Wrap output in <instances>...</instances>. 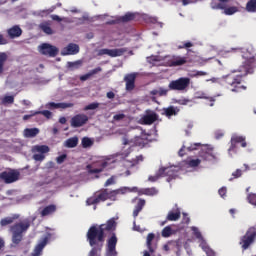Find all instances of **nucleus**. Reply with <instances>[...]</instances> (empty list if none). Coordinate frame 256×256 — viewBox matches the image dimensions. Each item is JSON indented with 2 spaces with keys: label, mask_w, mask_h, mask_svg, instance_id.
I'll return each mask as SVG.
<instances>
[{
  "label": "nucleus",
  "mask_w": 256,
  "mask_h": 256,
  "mask_svg": "<svg viewBox=\"0 0 256 256\" xmlns=\"http://www.w3.org/2000/svg\"><path fill=\"white\" fill-rule=\"evenodd\" d=\"M87 121H89V117L85 114H77L71 118L70 125L71 127H83V125H87Z\"/></svg>",
  "instance_id": "13"
},
{
  "label": "nucleus",
  "mask_w": 256,
  "mask_h": 256,
  "mask_svg": "<svg viewBox=\"0 0 256 256\" xmlns=\"http://www.w3.org/2000/svg\"><path fill=\"white\" fill-rule=\"evenodd\" d=\"M65 159H67V154H62L56 158V162L61 165V163H65Z\"/></svg>",
  "instance_id": "53"
},
{
  "label": "nucleus",
  "mask_w": 256,
  "mask_h": 256,
  "mask_svg": "<svg viewBox=\"0 0 256 256\" xmlns=\"http://www.w3.org/2000/svg\"><path fill=\"white\" fill-rule=\"evenodd\" d=\"M117 235L112 234L111 237L107 240V256H117Z\"/></svg>",
  "instance_id": "12"
},
{
  "label": "nucleus",
  "mask_w": 256,
  "mask_h": 256,
  "mask_svg": "<svg viewBox=\"0 0 256 256\" xmlns=\"http://www.w3.org/2000/svg\"><path fill=\"white\" fill-rule=\"evenodd\" d=\"M19 217V214H14L12 217L3 218L0 221V225L1 227H7V225H11L16 219H19Z\"/></svg>",
  "instance_id": "27"
},
{
  "label": "nucleus",
  "mask_w": 256,
  "mask_h": 256,
  "mask_svg": "<svg viewBox=\"0 0 256 256\" xmlns=\"http://www.w3.org/2000/svg\"><path fill=\"white\" fill-rule=\"evenodd\" d=\"M191 231H193L194 236L196 237V239H203V235L201 234V232L199 231V228L192 226L191 227Z\"/></svg>",
  "instance_id": "48"
},
{
  "label": "nucleus",
  "mask_w": 256,
  "mask_h": 256,
  "mask_svg": "<svg viewBox=\"0 0 256 256\" xmlns=\"http://www.w3.org/2000/svg\"><path fill=\"white\" fill-rule=\"evenodd\" d=\"M127 193V188H119L116 190L109 191L106 189V199L107 201H117V195H125Z\"/></svg>",
  "instance_id": "15"
},
{
  "label": "nucleus",
  "mask_w": 256,
  "mask_h": 256,
  "mask_svg": "<svg viewBox=\"0 0 256 256\" xmlns=\"http://www.w3.org/2000/svg\"><path fill=\"white\" fill-rule=\"evenodd\" d=\"M159 193V190L156 189L155 187L152 188H145L142 190V195H148L150 197H153Z\"/></svg>",
  "instance_id": "35"
},
{
  "label": "nucleus",
  "mask_w": 256,
  "mask_h": 256,
  "mask_svg": "<svg viewBox=\"0 0 256 256\" xmlns=\"http://www.w3.org/2000/svg\"><path fill=\"white\" fill-rule=\"evenodd\" d=\"M179 113V110H177L175 107L170 106L168 108H163L162 115H165L168 118L173 117V115H177Z\"/></svg>",
  "instance_id": "29"
},
{
  "label": "nucleus",
  "mask_w": 256,
  "mask_h": 256,
  "mask_svg": "<svg viewBox=\"0 0 256 256\" xmlns=\"http://www.w3.org/2000/svg\"><path fill=\"white\" fill-rule=\"evenodd\" d=\"M82 62L81 60L75 61V62H68L67 68L70 69V71H75V69H79L81 67Z\"/></svg>",
  "instance_id": "38"
},
{
  "label": "nucleus",
  "mask_w": 256,
  "mask_h": 256,
  "mask_svg": "<svg viewBox=\"0 0 256 256\" xmlns=\"http://www.w3.org/2000/svg\"><path fill=\"white\" fill-rule=\"evenodd\" d=\"M225 15H234L237 13V7H229L224 10Z\"/></svg>",
  "instance_id": "51"
},
{
  "label": "nucleus",
  "mask_w": 256,
  "mask_h": 256,
  "mask_svg": "<svg viewBox=\"0 0 256 256\" xmlns=\"http://www.w3.org/2000/svg\"><path fill=\"white\" fill-rule=\"evenodd\" d=\"M189 103H191V100H189V99H187V98H182V99H179V100L177 101V104H178V105H187V104H189Z\"/></svg>",
  "instance_id": "57"
},
{
  "label": "nucleus",
  "mask_w": 256,
  "mask_h": 256,
  "mask_svg": "<svg viewBox=\"0 0 256 256\" xmlns=\"http://www.w3.org/2000/svg\"><path fill=\"white\" fill-rule=\"evenodd\" d=\"M256 241V228L251 226L246 233L240 238L239 245L243 251H247Z\"/></svg>",
  "instance_id": "4"
},
{
  "label": "nucleus",
  "mask_w": 256,
  "mask_h": 256,
  "mask_svg": "<svg viewBox=\"0 0 256 256\" xmlns=\"http://www.w3.org/2000/svg\"><path fill=\"white\" fill-rule=\"evenodd\" d=\"M187 165L189 167H199V165H201V160L199 158L188 160Z\"/></svg>",
  "instance_id": "44"
},
{
  "label": "nucleus",
  "mask_w": 256,
  "mask_h": 256,
  "mask_svg": "<svg viewBox=\"0 0 256 256\" xmlns=\"http://www.w3.org/2000/svg\"><path fill=\"white\" fill-rule=\"evenodd\" d=\"M145 199H138V202L133 210V217L134 219H137L139 217V213L143 211V207H145Z\"/></svg>",
  "instance_id": "23"
},
{
  "label": "nucleus",
  "mask_w": 256,
  "mask_h": 256,
  "mask_svg": "<svg viewBox=\"0 0 256 256\" xmlns=\"http://www.w3.org/2000/svg\"><path fill=\"white\" fill-rule=\"evenodd\" d=\"M73 103H65V102H61V103H55V102H48L45 107L46 109H69L71 107H73Z\"/></svg>",
  "instance_id": "17"
},
{
  "label": "nucleus",
  "mask_w": 256,
  "mask_h": 256,
  "mask_svg": "<svg viewBox=\"0 0 256 256\" xmlns=\"http://www.w3.org/2000/svg\"><path fill=\"white\" fill-rule=\"evenodd\" d=\"M33 151H36V153H41L42 155H45V153H49L50 149L47 145H36L33 148Z\"/></svg>",
  "instance_id": "33"
},
{
  "label": "nucleus",
  "mask_w": 256,
  "mask_h": 256,
  "mask_svg": "<svg viewBox=\"0 0 256 256\" xmlns=\"http://www.w3.org/2000/svg\"><path fill=\"white\" fill-rule=\"evenodd\" d=\"M95 109H99V102H93L84 107V111H95Z\"/></svg>",
  "instance_id": "43"
},
{
  "label": "nucleus",
  "mask_w": 256,
  "mask_h": 256,
  "mask_svg": "<svg viewBox=\"0 0 256 256\" xmlns=\"http://www.w3.org/2000/svg\"><path fill=\"white\" fill-rule=\"evenodd\" d=\"M167 93H169V88L168 89H165V88L158 89L159 97H165V95H167Z\"/></svg>",
  "instance_id": "55"
},
{
  "label": "nucleus",
  "mask_w": 256,
  "mask_h": 256,
  "mask_svg": "<svg viewBox=\"0 0 256 256\" xmlns=\"http://www.w3.org/2000/svg\"><path fill=\"white\" fill-rule=\"evenodd\" d=\"M134 19H135V14L128 12L120 18V21H122V23H129V21H133Z\"/></svg>",
  "instance_id": "37"
},
{
  "label": "nucleus",
  "mask_w": 256,
  "mask_h": 256,
  "mask_svg": "<svg viewBox=\"0 0 256 256\" xmlns=\"http://www.w3.org/2000/svg\"><path fill=\"white\" fill-rule=\"evenodd\" d=\"M246 11H248V13H255V11H256V0H249L247 2Z\"/></svg>",
  "instance_id": "36"
},
{
  "label": "nucleus",
  "mask_w": 256,
  "mask_h": 256,
  "mask_svg": "<svg viewBox=\"0 0 256 256\" xmlns=\"http://www.w3.org/2000/svg\"><path fill=\"white\" fill-rule=\"evenodd\" d=\"M231 140L237 145V144H241V147H247V142L245 141V137L243 136H237L234 135L231 137Z\"/></svg>",
  "instance_id": "31"
},
{
  "label": "nucleus",
  "mask_w": 256,
  "mask_h": 256,
  "mask_svg": "<svg viewBox=\"0 0 256 256\" xmlns=\"http://www.w3.org/2000/svg\"><path fill=\"white\" fill-rule=\"evenodd\" d=\"M189 85H191V78L181 77L177 80L170 81L168 89L169 91H187Z\"/></svg>",
  "instance_id": "5"
},
{
  "label": "nucleus",
  "mask_w": 256,
  "mask_h": 256,
  "mask_svg": "<svg viewBox=\"0 0 256 256\" xmlns=\"http://www.w3.org/2000/svg\"><path fill=\"white\" fill-rule=\"evenodd\" d=\"M56 212H57V205L50 204V205L44 207L40 211V215H41V217H49V215H53Z\"/></svg>",
  "instance_id": "21"
},
{
  "label": "nucleus",
  "mask_w": 256,
  "mask_h": 256,
  "mask_svg": "<svg viewBox=\"0 0 256 256\" xmlns=\"http://www.w3.org/2000/svg\"><path fill=\"white\" fill-rule=\"evenodd\" d=\"M166 219L167 221H179V219H181V211L177 209L175 212H168Z\"/></svg>",
  "instance_id": "28"
},
{
  "label": "nucleus",
  "mask_w": 256,
  "mask_h": 256,
  "mask_svg": "<svg viewBox=\"0 0 256 256\" xmlns=\"http://www.w3.org/2000/svg\"><path fill=\"white\" fill-rule=\"evenodd\" d=\"M34 115H43L46 119L53 117V113L49 110L35 111Z\"/></svg>",
  "instance_id": "40"
},
{
  "label": "nucleus",
  "mask_w": 256,
  "mask_h": 256,
  "mask_svg": "<svg viewBox=\"0 0 256 256\" xmlns=\"http://www.w3.org/2000/svg\"><path fill=\"white\" fill-rule=\"evenodd\" d=\"M256 68V59L255 57H250L246 59L243 65L238 69L234 70L231 73L222 76L220 79V85L230 89L232 93H241V91H247V86L243 85V77L247 75H253Z\"/></svg>",
  "instance_id": "1"
},
{
  "label": "nucleus",
  "mask_w": 256,
  "mask_h": 256,
  "mask_svg": "<svg viewBox=\"0 0 256 256\" xmlns=\"http://www.w3.org/2000/svg\"><path fill=\"white\" fill-rule=\"evenodd\" d=\"M117 227L115 218H111L105 224L92 225L86 233V241H88L91 250L88 256H101V251L105 247V238L107 231H113Z\"/></svg>",
  "instance_id": "2"
},
{
  "label": "nucleus",
  "mask_w": 256,
  "mask_h": 256,
  "mask_svg": "<svg viewBox=\"0 0 256 256\" xmlns=\"http://www.w3.org/2000/svg\"><path fill=\"white\" fill-rule=\"evenodd\" d=\"M158 119H159V115L153 112L143 117V123L144 125H153V123H155V121H157Z\"/></svg>",
  "instance_id": "24"
},
{
  "label": "nucleus",
  "mask_w": 256,
  "mask_h": 256,
  "mask_svg": "<svg viewBox=\"0 0 256 256\" xmlns=\"http://www.w3.org/2000/svg\"><path fill=\"white\" fill-rule=\"evenodd\" d=\"M137 79V73H130L124 77L126 83V91H133L135 89V80Z\"/></svg>",
  "instance_id": "16"
},
{
  "label": "nucleus",
  "mask_w": 256,
  "mask_h": 256,
  "mask_svg": "<svg viewBox=\"0 0 256 256\" xmlns=\"http://www.w3.org/2000/svg\"><path fill=\"white\" fill-rule=\"evenodd\" d=\"M125 53L124 48H116V49H101L99 51V55H108L109 57H121Z\"/></svg>",
  "instance_id": "14"
},
{
  "label": "nucleus",
  "mask_w": 256,
  "mask_h": 256,
  "mask_svg": "<svg viewBox=\"0 0 256 256\" xmlns=\"http://www.w3.org/2000/svg\"><path fill=\"white\" fill-rule=\"evenodd\" d=\"M77 145H79V138L76 136L68 138L64 142V147H67L68 149H73V148L77 147Z\"/></svg>",
  "instance_id": "25"
},
{
  "label": "nucleus",
  "mask_w": 256,
  "mask_h": 256,
  "mask_svg": "<svg viewBox=\"0 0 256 256\" xmlns=\"http://www.w3.org/2000/svg\"><path fill=\"white\" fill-rule=\"evenodd\" d=\"M21 173L15 169L5 170L0 173V181H3L6 185H11V183H15V181H19V177Z\"/></svg>",
  "instance_id": "6"
},
{
  "label": "nucleus",
  "mask_w": 256,
  "mask_h": 256,
  "mask_svg": "<svg viewBox=\"0 0 256 256\" xmlns=\"http://www.w3.org/2000/svg\"><path fill=\"white\" fill-rule=\"evenodd\" d=\"M40 53L48 57H57L59 55V49L56 46L44 43L40 46Z\"/></svg>",
  "instance_id": "10"
},
{
  "label": "nucleus",
  "mask_w": 256,
  "mask_h": 256,
  "mask_svg": "<svg viewBox=\"0 0 256 256\" xmlns=\"http://www.w3.org/2000/svg\"><path fill=\"white\" fill-rule=\"evenodd\" d=\"M33 159H34V161H45V155L44 154H34Z\"/></svg>",
  "instance_id": "56"
},
{
  "label": "nucleus",
  "mask_w": 256,
  "mask_h": 256,
  "mask_svg": "<svg viewBox=\"0 0 256 256\" xmlns=\"http://www.w3.org/2000/svg\"><path fill=\"white\" fill-rule=\"evenodd\" d=\"M102 69L101 67H97L89 72L90 77H93V75H97V73H101Z\"/></svg>",
  "instance_id": "61"
},
{
  "label": "nucleus",
  "mask_w": 256,
  "mask_h": 256,
  "mask_svg": "<svg viewBox=\"0 0 256 256\" xmlns=\"http://www.w3.org/2000/svg\"><path fill=\"white\" fill-rule=\"evenodd\" d=\"M182 222L185 223L186 225H189L191 223V218L187 215V213H183V219Z\"/></svg>",
  "instance_id": "60"
},
{
  "label": "nucleus",
  "mask_w": 256,
  "mask_h": 256,
  "mask_svg": "<svg viewBox=\"0 0 256 256\" xmlns=\"http://www.w3.org/2000/svg\"><path fill=\"white\" fill-rule=\"evenodd\" d=\"M2 103H3L4 105H7V103H8L9 105H12V103H15V97H13V96H5V97L3 98V100H2Z\"/></svg>",
  "instance_id": "47"
},
{
  "label": "nucleus",
  "mask_w": 256,
  "mask_h": 256,
  "mask_svg": "<svg viewBox=\"0 0 256 256\" xmlns=\"http://www.w3.org/2000/svg\"><path fill=\"white\" fill-rule=\"evenodd\" d=\"M242 175H243V170L236 169V171L232 173V178H229V181H233V179H239V177H242Z\"/></svg>",
  "instance_id": "46"
},
{
  "label": "nucleus",
  "mask_w": 256,
  "mask_h": 256,
  "mask_svg": "<svg viewBox=\"0 0 256 256\" xmlns=\"http://www.w3.org/2000/svg\"><path fill=\"white\" fill-rule=\"evenodd\" d=\"M79 53V45L70 43L62 50V55H77Z\"/></svg>",
  "instance_id": "19"
},
{
  "label": "nucleus",
  "mask_w": 256,
  "mask_h": 256,
  "mask_svg": "<svg viewBox=\"0 0 256 256\" xmlns=\"http://www.w3.org/2000/svg\"><path fill=\"white\" fill-rule=\"evenodd\" d=\"M230 143H231V145L228 149V153H229V155H233L231 153H237V144L234 143L232 140H230Z\"/></svg>",
  "instance_id": "49"
},
{
  "label": "nucleus",
  "mask_w": 256,
  "mask_h": 256,
  "mask_svg": "<svg viewBox=\"0 0 256 256\" xmlns=\"http://www.w3.org/2000/svg\"><path fill=\"white\" fill-rule=\"evenodd\" d=\"M247 201H248V203H250V205H254L256 207V194L249 193L247 195Z\"/></svg>",
  "instance_id": "45"
},
{
  "label": "nucleus",
  "mask_w": 256,
  "mask_h": 256,
  "mask_svg": "<svg viewBox=\"0 0 256 256\" xmlns=\"http://www.w3.org/2000/svg\"><path fill=\"white\" fill-rule=\"evenodd\" d=\"M109 165L107 161H100L96 165L95 164H88L86 166L87 172L89 175H94L98 173H103L105 171L106 167Z\"/></svg>",
  "instance_id": "7"
},
{
  "label": "nucleus",
  "mask_w": 256,
  "mask_h": 256,
  "mask_svg": "<svg viewBox=\"0 0 256 256\" xmlns=\"http://www.w3.org/2000/svg\"><path fill=\"white\" fill-rule=\"evenodd\" d=\"M148 181H150V183H155L156 181H159V176L157 174L154 176H149Z\"/></svg>",
  "instance_id": "62"
},
{
  "label": "nucleus",
  "mask_w": 256,
  "mask_h": 256,
  "mask_svg": "<svg viewBox=\"0 0 256 256\" xmlns=\"http://www.w3.org/2000/svg\"><path fill=\"white\" fill-rule=\"evenodd\" d=\"M206 255L207 256H215V251H213L211 248L206 249Z\"/></svg>",
  "instance_id": "64"
},
{
  "label": "nucleus",
  "mask_w": 256,
  "mask_h": 256,
  "mask_svg": "<svg viewBox=\"0 0 256 256\" xmlns=\"http://www.w3.org/2000/svg\"><path fill=\"white\" fill-rule=\"evenodd\" d=\"M161 235L165 238L171 237V235H173V229L171 228V226H166L165 228H163Z\"/></svg>",
  "instance_id": "39"
},
{
  "label": "nucleus",
  "mask_w": 256,
  "mask_h": 256,
  "mask_svg": "<svg viewBox=\"0 0 256 256\" xmlns=\"http://www.w3.org/2000/svg\"><path fill=\"white\" fill-rule=\"evenodd\" d=\"M190 47H193V43L185 42L183 45H179L178 49H189Z\"/></svg>",
  "instance_id": "58"
},
{
  "label": "nucleus",
  "mask_w": 256,
  "mask_h": 256,
  "mask_svg": "<svg viewBox=\"0 0 256 256\" xmlns=\"http://www.w3.org/2000/svg\"><path fill=\"white\" fill-rule=\"evenodd\" d=\"M93 146V140H91V138L89 137H84L82 139V147L84 149H87L88 147H92Z\"/></svg>",
  "instance_id": "42"
},
{
  "label": "nucleus",
  "mask_w": 256,
  "mask_h": 256,
  "mask_svg": "<svg viewBox=\"0 0 256 256\" xmlns=\"http://www.w3.org/2000/svg\"><path fill=\"white\" fill-rule=\"evenodd\" d=\"M49 239H51V233H47L46 236L39 241L31 253V256H41L43 249H45L47 243H49Z\"/></svg>",
  "instance_id": "8"
},
{
  "label": "nucleus",
  "mask_w": 256,
  "mask_h": 256,
  "mask_svg": "<svg viewBox=\"0 0 256 256\" xmlns=\"http://www.w3.org/2000/svg\"><path fill=\"white\" fill-rule=\"evenodd\" d=\"M198 99H207L210 102V107H213V103H215V97H208L205 92L200 93L199 96H197Z\"/></svg>",
  "instance_id": "41"
},
{
  "label": "nucleus",
  "mask_w": 256,
  "mask_h": 256,
  "mask_svg": "<svg viewBox=\"0 0 256 256\" xmlns=\"http://www.w3.org/2000/svg\"><path fill=\"white\" fill-rule=\"evenodd\" d=\"M25 137H37L39 135L38 128H26L24 130Z\"/></svg>",
  "instance_id": "32"
},
{
  "label": "nucleus",
  "mask_w": 256,
  "mask_h": 256,
  "mask_svg": "<svg viewBox=\"0 0 256 256\" xmlns=\"http://www.w3.org/2000/svg\"><path fill=\"white\" fill-rule=\"evenodd\" d=\"M30 227L31 220H29V218L16 222L12 226H10V233H12L13 245H19L21 241H23V235H25V233L29 231Z\"/></svg>",
  "instance_id": "3"
},
{
  "label": "nucleus",
  "mask_w": 256,
  "mask_h": 256,
  "mask_svg": "<svg viewBox=\"0 0 256 256\" xmlns=\"http://www.w3.org/2000/svg\"><path fill=\"white\" fill-rule=\"evenodd\" d=\"M140 161H143V155L137 156L136 159L132 160L130 167H135V165H139Z\"/></svg>",
  "instance_id": "52"
},
{
  "label": "nucleus",
  "mask_w": 256,
  "mask_h": 256,
  "mask_svg": "<svg viewBox=\"0 0 256 256\" xmlns=\"http://www.w3.org/2000/svg\"><path fill=\"white\" fill-rule=\"evenodd\" d=\"M40 29L43 33H46V35H53V29H51V26H49V23L47 22L41 23Z\"/></svg>",
  "instance_id": "34"
},
{
  "label": "nucleus",
  "mask_w": 256,
  "mask_h": 256,
  "mask_svg": "<svg viewBox=\"0 0 256 256\" xmlns=\"http://www.w3.org/2000/svg\"><path fill=\"white\" fill-rule=\"evenodd\" d=\"M153 239H155V234L149 233L146 239V245L149 249V253H155V248H153Z\"/></svg>",
  "instance_id": "30"
},
{
  "label": "nucleus",
  "mask_w": 256,
  "mask_h": 256,
  "mask_svg": "<svg viewBox=\"0 0 256 256\" xmlns=\"http://www.w3.org/2000/svg\"><path fill=\"white\" fill-rule=\"evenodd\" d=\"M198 147H201V143H193L190 146L186 147V151L191 153V151H197Z\"/></svg>",
  "instance_id": "50"
},
{
  "label": "nucleus",
  "mask_w": 256,
  "mask_h": 256,
  "mask_svg": "<svg viewBox=\"0 0 256 256\" xmlns=\"http://www.w3.org/2000/svg\"><path fill=\"white\" fill-rule=\"evenodd\" d=\"M200 157H202V159H204L205 161H209V159L213 157V147L209 145L203 146L200 151Z\"/></svg>",
  "instance_id": "18"
},
{
  "label": "nucleus",
  "mask_w": 256,
  "mask_h": 256,
  "mask_svg": "<svg viewBox=\"0 0 256 256\" xmlns=\"http://www.w3.org/2000/svg\"><path fill=\"white\" fill-rule=\"evenodd\" d=\"M8 36L10 39H17V37H21L23 35V30L21 27L15 25L7 30Z\"/></svg>",
  "instance_id": "20"
},
{
  "label": "nucleus",
  "mask_w": 256,
  "mask_h": 256,
  "mask_svg": "<svg viewBox=\"0 0 256 256\" xmlns=\"http://www.w3.org/2000/svg\"><path fill=\"white\" fill-rule=\"evenodd\" d=\"M8 41L6 40L5 36L0 33V45H7Z\"/></svg>",
  "instance_id": "63"
},
{
  "label": "nucleus",
  "mask_w": 256,
  "mask_h": 256,
  "mask_svg": "<svg viewBox=\"0 0 256 256\" xmlns=\"http://www.w3.org/2000/svg\"><path fill=\"white\" fill-rule=\"evenodd\" d=\"M156 175L158 176L159 179H161V177H168L167 178L168 183H171V181H173V179L177 177V173H175V171H173V169L169 167L160 168L156 172Z\"/></svg>",
  "instance_id": "11"
},
{
  "label": "nucleus",
  "mask_w": 256,
  "mask_h": 256,
  "mask_svg": "<svg viewBox=\"0 0 256 256\" xmlns=\"http://www.w3.org/2000/svg\"><path fill=\"white\" fill-rule=\"evenodd\" d=\"M9 59V56L5 52H0V77L5 73V63H7V60Z\"/></svg>",
  "instance_id": "26"
},
{
  "label": "nucleus",
  "mask_w": 256,
  "mask_h": 256,
  "mask_svg": "<svg viewBox=\"0 0 256 256\" xmlns=\"http://www.w3.org/2000/svg\"><path fill=\"white\" fill-rule=\"evenodd\" d=\"M37 114H35V111H30V114L24 115L23 116V121H29L31 117H35Z\"/></svg>",
  "instance_id": "59"
},
{
  "label": "nucleus",
  "mask_w": 256,
  "mask_h": 256,
  "mask_svg": "<svg viewBox=\"0 0 256 256\" xmlns=\"http://www.w3.org/2000/svg\"><path fill=\"white\" fill-rule=\"evenodd\" d=\"M107 201V189H102L96 196H91L86 200V205H97V203H101Z\"/></svg>",
  "instance_id": "9"
},
{
  "label": "nucleus",
  "mask_w": 256,
  "mask_h": 256,
  "mask_svg": "<svg viewBox=\"0 0 256 256\" xmlns=\"http://www.w3.org/2000/svg\"><path fill=\"white\" fill-rule=\"evenodd\" d=\"M109 185H115V177L111 176L109 179L106 180L104 187H109Z\"/></svg>",
  "instance_id": "54"
},
{
  "label": "nucleus",
  "mask_w": 256,
  "mask_h": 256,
  "mask_svg": "<svg viewBox=\"0 0 256 256\" xmlns=\"http://www.w3.org/2000/svg\"><path fill=\"white\" fill-rule=\"evenodd\" d=\"M187 63V58L183 56H173L170 60V67H181Z\"/></svg>",
  "instance_id": "22"
}]
</instances>
